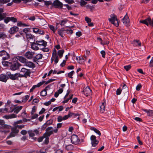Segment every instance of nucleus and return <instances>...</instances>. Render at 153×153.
I'll return each mask as SVG.
<instances>
[{
	"label": "nucleus",
	"mask_w": 153,
	"mask_h": 153,
	"mask_svg": "<svg viewBox=\"0 0 153 153\" xmlns=\"http://www.w3.org/2000/svg\"><path fill=\"white\" fill-rule=\"evenodd\" d=\"M4 22L6 24H7L10 21V17H7L4 19Z\"/></svg>",
	"instance_id": "obj_50"
},
{
	"label": "nucleus",
	"mask_w": 153,
	"mask_h": 153,
	"mask_svg": "<svg viewBox=\"0 0 153 153\" xmlns=\"http://www.w3.org/2000/svg\"><path fill=\"white\" fill-rule=\"evenodd\" d=\"M10 20L14 23L17 22V19L14 17H10Z\"/></svg>",
	"instance_id": "obj_43"
},
{
	"label": "nucleus",
	"mask_w": 153,
	"mask_h": 153,
	"mask_svg": "<svg viewBox=\"0 0 153 153\" xmlns=\"http://www.w3.org/2000/svg\"><path fill=\"white\" fill-rule=\"evenodd\" d=\"M7 35L4 33L0 32V39H4L7 37Z\"/></svg>",
	"instance_id": "obj_32"
},
{
	"label": "nucleus",
	"mask_w": 153,
	"mask_h": 153,
	"mask_svg": "<svg viewBox=\"0 0 153 153\" xmlns=\"http://www.w3.org/2000/svg\"><path fill=\"white\" fill-rule=\"evenodd\" d=\"M29 96L28 95H26L25 97L23 98V99L22 101V102H26L29 99Z\"/></svg>",
	"instance_id": "obj_46"
},
{
	"label": "nucleus",
	"mask_w": 153,
	"mask_h": 153,
	"mask_svg": "<svg viewBox=\"0 0 153 153\" xmlns=\"http://www.w3.org/2000/svg\"><path fill=\"white\" fill-rule=\"evenodd\" d=\"M91 90L90 89L89 87H87L83 90L84 94L86 96L90 95L91 94Z\"/></svg>",
	"instance_id": "obj_12"
},
{
	"label": "nucleus",
	"mask_w": 153,
	"mask_h": 153,
	"mask_svg": "<svg viewBox=\"0 0 153 153\" xmlns=\"http://www.w3.org/2000/svg\"><path fill=\"white\" fill-rule=\"evenodd\" d=\"M52 5L55 8H62L63 7L62 3L58 0L54 1Z\"/></svg>",
	"instance_id": "obj_11"
},
{
	"label": "nucleus",
	"mask_w": 153,
	"mask_h": 153,
	"mask_svg": "<svg viewBox=\"0 0 153 153\" xmlns=\"http://www.w3.org/2000/svg\"><path fill=\"white\" fill-rule=\"evenodd\" d=\"M7 52L3 50L0 51V56H3L7 54Z\"/></svg>",
	"instance_id": "obj_39"
},
{
	"label": "nucleus",
	"mask_w": 153,
	"mask_h": 153,
	"mask_svg": "<svg viewBox=\"0 0 153 153\" xmlns=\"http://www.w3.org/2000/svg\"><path fill=\"white\" fill-rule=\"evenodd\" d=\"M149 66L151 67H153V57H152L150 62Z\"/></svg>",
	"instance_id": "obj_60"
},
{
	"label": "nucleus",
	"mask_w": 153,
	"mask_h": 153,
	"mask_svg": "<svg viewBox=\"0 0 153 153\" xmlns=\"http://www.w3.org/2000/svg\"><path fill=\"white\" fill-rule=\"evenodd\" d=\"M106 103L105 102L102 103V105L100 106V112L101 113H103L105 111Z\"/></svg>",
	"instance_id": "obj_19"
},
{
	"label": "nucleus",
	"mask_w": 153,
	"mask_h": 153,
	"mask_svg": "<svg viewBox=\"0 0 153 153\" xmlns=\"http://www.w3.org/2000/svg\"><path fill=\"white\" fill-rule=\"evenodd\" d=\"M6 13H0V21L3 20L6 17Z\"/></svg>",
	"instance_id": "obj_31"
},
{
	"label": "nucleus",
	"mask_w": 153,
	"mask_h": 153,
	"mask_svg": "<svg viewBox=\"0 0 153 153\" xmlns=\"http://www.w3.org/2000/svg\"><path fill=\"white\" fill-rule=\"evenodd\" d=\"M56 55H57L56 51L55 48H54L53 50L52 56H56Z\"/></svg>",
	"instance_id": "obj_59"
},
{
	"label": "nucleus",
	"mask_w": 153,
	"mask_h": 153,
	"mask_svg": "<svg viewBox=\"0 0 153 153\" xmlns=\"http://www.w3.org/2000/svg\"><path fill=\"white\" fill-rule=\"evenodd\" d=\"M49 27L50 28V29L51 30H52L53 33H55V32L56 29H55V28H54V27L52 25H49Z\"/></svg>",
	"instance_id": "obj_48"
},
{
	"label": "nucleus",
	"mask_w": 153,
	"mask_h": 153,
	"mask_svg": "<svg viewBox=\"0 0 153 153\" xmlns=\"http://www.w3.org/2000/svg\"><path fill=\"white\" fill-rule=\"evenodd\" d=\"M5 123L3 120H0V132H4L6 133L9 132V131L6 130L7 129L10 128V126L5 125Z\"/></svg>",
	"instance_id": "obj_2"
},
{
	"label": "nucleus",
	"mask_w": 153,
	"mask_h": 153,
	"mask_svg": "<svg viewBox=\"0 0 153 153\" xmlns=\"http://www.w3.org/2000/svg\"><path fill=\"white\" fill-rule=\"evenodd\" d=\"M11 62H9L5 60L3 61L2 62V65L6 67H10Z\"/></svg>",
	"instance_id": "obj_26"
},
{
	"label": "nucleus",
	"mask_w": 153,
	"mask_h": 153,
	"mask_svg": "<svg viewBox=\"0 0 153 153\" xmlns=\"http://www.w3.org/2000/svg\"><path fill=\"white\" fill-rule=\"evenodd\" d=\"M131 65H128L126 66H124V68L127 71H128L130 70V69L131 68Z\"/></svg>",
	"instance_id": "obj_49"
},
{
	"label": "nucleus",
	"mask_w": 153,
	"mask_h": 153,
	"mask_svg": "<svg viewBox=\"0 0 153 153\" xmlns=\"http://www.w3.org/2000/svg\"><path fill=\"white\" fill-rule=\"evenodd\" d=\"M44 2L45 4L47 6L52 4V2L51 1H45Z\"/></svg>",
	"instance_id": "obj_47"
},
{
	"label": "nucleus",
	"mask_w": 153,
	"mask_h": 153,
	"mask_svg": "<svg viewBox=\"0 0 153 153\" xmlns=\"http://www.w3.org/2000/svg\"><path fill=\"white\" fill-rule=\"evenodd\" d=\"M86 56H84L83 57L79 56L76 57V59L78 62L81 64H82L86 60Z\"/></svg>",
	"instance_id": "obj_13"
},
{
	"label": "nucleus",
	"mask_w": 153,
	"mask_h": 153,
	"mask_svg": "<svg viewBox=\"0 0 153 153\" xmlns=\"http://www.w3.org/2000/svg\"><path fill=\"white\" fill-rule=\"evenodd\" d=\"M69 28H70L69 30H68V29L65 30H66L65 31H66V32L68 34L70 33L71 34L72 33H73V31L71 29H70L71 27H69Z\"/></svg>",
	"instance_id": "obj_53"
},
{
	"label": "nucleus",
	"mask_w": 153,
	"mask_h": 153,
	"mask_svg": "<svg viewBox=\"0 0 153 153\" xmlns=\"http://www.w3.org/2000/svg\"><path fill=\"white\" fill-rule=\"evenodd\" d=\"M54 58L55 64H56L59 61L58 56L57 55L55 56H52Z\"/></svg>",
	"instance_id": "obj_40"
},
{
	"label": "nucleus",
	"mask_w": 153,
	"mask_h": 153,
	"mask_svg": "<svg viewBox=\"0 0 153 153\" xmlns=\"http://www.w3.org/2000/svg\"><path fill=\"white\" fill-rule=\"evenodd\" d=\"M40 94L41 96L43 97L46 96L47 94V91L46 90L44 89L42 91L40 92Z\"/></svg>",
	"instance_id": "obj_30"
},
{
	"label": "nucleus",
	"mask_w": 153,
	"mask_h": 153,
	"mask_svg": "<svg viewBox=\"0 0 153 153\" xmlns=\"http://www.w3.org/2000/svg\"><path fill=\"white\" fill-rule=\"evenodd\" d=\"M25 65L30 68H33L35 67L34 63L31 62H29L27 60L25 63Z\"/></svg>",
	"instance_id": "obj_20"
},
{
	"label": "nucleus",
	"mask_w": 153,
	"mask_h": 153,
	"mask_svg": "<svg viewBox=\"0 0 153 153\" xmlns=\"http://www.w3.org/2000/svg\"><path fill=\"white\" fill-rule=\"evenodd\" d=\"M65 1L69 4H72L74 2V0H65Z\"/></svg>",
	"instance_id": "obj_58"
},
{
	"label": "nucleus",
	"mask_w": 153,
	"mask_h": 153,
	"mask_svg": "<svg viewBox=\"0 0 153 153\" xmlns=\"http://www.w3.org/2000/svg\"><path fill=\"white\" fill-rule=\"evenodd\" d=\"M85 20L88 23H91V19L88 17H85Z\"/></svg>",
	"instance_id": "obj_55"
},
{
	"label": "nucleus",
	"mask_w": 153,
	"mask_h": 153,
	"mask_svg": "<svg viewBox=\"0 0 153 153\" xmlns=\"http://www.w3.org/2000/svg\"><path fill=\"white\" fill-rule=\"evenodd\" d=\"M22 25L24 26H28L29 25H26V24L22 23L21 22H17V26H20Z\"/></svg>",
	"instance_id": "obj_36"
},
{
	"label": "nucleus",
	"mask_w": 153,
	"mask_h": 153,
	"mask_svg": "<svg viewBox=\"0 0 153 153\" xmlns=\"http://www.w3.org/2000/svg\"><path fill=\"white\" fill-rule=\"evenodd\" d=\"M84 0H81L80 5L81 6H83L85 5L87 2L84 1Z\"/></svg>",
	"instance_id": "obj_56"
},
{
	"label": "nucleus",
	"mask_w": 153,
	"mask_h": 153,
	"mask_svg": "<svg viewBox=\"0 0 153 153\" xmlns=\"http://www.w3.org/2000/svg\"><path fill=\"white\" fill-rule=\"evenodd\" d=\"M26 37L28 41L33 39V36L30 34H26Z\"/></svg>",
	"instance_id": "obj_33"
},
{
	"label": "nucleus",
	"mask_w": 153,
	"mask_h": 153,
	"mask_svg": "<svg viewBox=\"0 0 153 153\" xmlns=\"http://www.w3.org/2000/svg\"><path fill=\"white\" fill-rule=\"evenodd\" d=\"M45 82V81H43L41 82L38 83L37 85H33L30 90V92H32L33 90L36 88H38L43 84Z\"/></svg>",
	"instance_id": "obj_14"
},
{
	"label": "nucleus",
	"mask_w": 153,
	"mask_h": 153,
	"mask_svg": "<svg viewBox=\"0 0 153 153\" xmlns=\"http://www.w3.org/2000/svg\"><path fill=\"white\" fill-rule=\"evenodd\" d=\"M142 86L140 83L136 87V90L137 91H139L141 88Z\"/></svg>",
	"instance_id": "obj_54"
},
{
	"label": "nucleus",
	"mask_w": 153,
	"mask_h": 153,
	"mask_svg": "<svg viewBox=\"0 0 153 153\" xmlns=\"http://www.w3.org/2000/svg\"><path fill=\"white\" fill-rule=\"evenodd\" d=\"M37 45L36 42L33 43L31 45V48L32 49L35 50H37L39 48L36 45Z\"/></svg>",
	"instance_id": "obj_27"
},
{
	"label": "nucleus",
	"mask_w": 153,
	"mask_h": 153,
	"mask_svg": "<svg viewBox=\"0 0 153 153\" xmlns=\"http://www.w3.org/2000/svg\"><path fill=\"white\" fill-rule=\"evenodd\" d=\"M66 30L64 28H62L61 29H59L58 30V33L62 37H64L63 33Z\"/></svg>",
	"instance_id": "obj_24"
},
{
	"label": "nucleus",
	"mask_w": 153,
	"mask_h": 153,
	"mask_svg": "<svg viewBox=\"0 0 153 153\" xmlns=\"http://www.w3.org/2000/svg\"><path fill=\"white\" fill-rule=\"evenodd\" d=\"M46 150L44 149H42L38 151V153H46Z\"/></svg>",
	"instance_id": "obj_64"
},
{
	"label": "nucleus",
	"mask_w": 153,
	"mask_h": 153,
	"mask_svg": "<svg viewBox=\"0 0 153 153\" xmlns=\"http://www.w3.org/2000/svg\"><path fill=\"white\" fill-rule=\"evenodd\" d=\"M36 42L37 45H42L45 47L47 45V42L43 40L41 41H36Z\"/></svg>",
	"instance_id": "obj_22"
},
{
	"label": "nucleus",
	"mask_w": 153,
	"mask_h": 153,
	"mask_svg": "<svg viewBox=\"0 0 153 153\" xmlns=\"http://www.w3.org/2000/svg\"><path fill=\"white\" fill-rule=\"evenodd\" d=\"M140 22L145 24L147 26H149V25L153 27V18L152 20L150 18H148L145 19L140 20Z\"/></svg>",
	"instance_id": "obj_7"
},
{
	"label": "nucleus",
	"mask_w": 153,
	"mask_h": 153,
	"mask_svg": "<svg viewBox=\"0 0 153 153\" xmlns=\"http://www.w3.org/2000/svg\"><path fill=\"white\" fill-rule=\"evenodd\" d=\"M13 75L14 74H12L11 73L9 72H7L6 73V75L5 74H1L0 75V81L6 82L7 80L10 78V79L12 80V79L10 78V75Z\"/></svg>",
	"instance_id": "obj_3"
},
{
	"label": "nucleus",
	"mask_w": 153,
	"mask_h": 153,
	"mask_svg": "<svg viewBox=\"0 0 153 153\" xmlns=\"http://www.w3.org/2000/svg\"><path fill=\"white\" fill-rule=\"evenodd\" d=\"M53 134V131H50L43 134V136L45 138L44 143L45 144H47L49 143V137Z\"/></svg>",
	"instance_id": "obj_9"
},
{
	"label": "nucleus",
	"mask_w": 153,
	"mask_h": 153,
	"mask_svg": "<svg viewBox=\"0 0 153 153\" xmlns=\"http://www.w3.org/2000/svg\"><path fill=\"white\" fill-rule=\"evenodd\" d=\"M71 141L72 144L78 145L79 144L80 140L77 135L73 134L71 136Z\"/></svg>",
	"instance_id": "obj_6"
},
{
	"label": "nucleus",
	"mask_w": 153,
	"mask_h": 153,
	"mask_svg": "<svg viewBox=\"0 0 153 153\" xmlns=\"http://www.w3.org/2000/svg\"><path fill=\"white\" fill-rule=\"evenodd\" d=\"M25 126L23 125H17L16 126V128H19L20 129H21L22 128H23Z\"/></svg>",
	"instance_id": "obj_61"
},
{
	"label": "nucleus",
	"mask_w": 153,
	"mask_h": 153,
	"mask_svg": "<svg viewBox=\"0 0 153 153\" xmlns=\"http://www.w3.org/2000/svg\"><path fill=\"white\" fill-rule=\"evenodd\" d=\"M63 117L61 116H59L57 117V121L59 122H61L62 120H63Z\"/></svg>",
	"instance_id": "obj_57"
},
{
	"label": "nucleus",
	"mask_w": 153,
	"mask_h": 153,
	"mask_svg": "<svg viewBox=\"0 0 153 153\" xmlns=\"http://www.w3.org/2000/svg\"><path fill=\"white\" fill-rule=\"evenodd\" d=\"M66 149L68 150H70L72 149L73 146L72 145H69L65 147Z\"/></svg>",
	"instance_id": "obj_34"
},
{
	"label": "nucleus",
	"mask_w": 153,
	"mask_h": 153,
	"mask_svg": "<svg viewBox=\"0 0 153 153\" xmlns=\"http://www.w3.org/2000/svg\"><path fill=\"white\" fill-rule=\"evenodd\" d=\"M17 59L23 63H25L27 60L22 56H19L17 57Z\"/></svg>",
	"instance_id": "obj_23"
},
{
	"label": "nucleus",
	"mask_w": 153,
	"mask_h": 153,
	"mask_svg": "<svg viewBox=\"0 0 153 153\" xmlns=\"http://www.w3.org/2000/svg\"><path fill=\"white\" fill-rule=\"evenodd\" d=\"M48 126V125H47V124H46V123H45L42 126V130H45L46 128Z\"/></svg>",
	"instance_id": "obj_62"
},
{
	"label": "nucleus",
	"mask_w": 153,
	"mask_h": 153,
	"mask_svg": "<svg viewBox=\"0 0 153 153\" xmlns=\"http://www.w3.org/2000/svg\"><path fill=\"white\" fill-rule=\"evenodd\" d=\"M131 43L134 47L141 46V42L137 39L134 40Z\"/></svg>",
	"instance_id": "obj_17"
},
{
	"label": "nucleus",
	"mask_w": 153,
	"mask_h": 153,
	"mask_svg": "<svg viewBox=\"0 0 153 153\" xmlns=\"http://www.w3.org/2000/svg\"><path fill=\"white\" fill-rule=\"evenodd\" d=\"M19 28L17 26H13L9 30V33L10 34H13L17 32Z\"/></svg>",
	"instance_id": "obj_15"
},
{
	"label": "nucleus",
	"mask_w": 153,
	"mask_h": 153,
	"mask_svg": "<svg viewBox=\"0 0 153 153\" xmlns=\"http://www.w3.org/2000/svg\"><path fill=\"white\" fill-rule=\"evenodd\" d=\"M34 54V53L28 51L25 53V56L28 59H31L33 58Z\"/></svg>",
	"instance_id": "obj_16"
},
{
	"label": "nucleus",
	"mask_w": 153,
	"mask_h": 153,
	"mask_svg": "<svg viewBox=\"0 0 153 153\" xmlns=\"http://www.w3.org/2000/svg\"><path fill=\"white\" fill-rule=\"evenodd\" d=\"M42 57V55L41 54H38L33 58V61L36 62L37 60L41 59Z\"/></svg>",
	"instance_id": "obj_21"
},
{
	"label": "nucleus",
	"mask_w": 153,
	"mask_h": 153,
	"mask_svg": "<svg viewBox=\"0 0 153 153\" xmlns=\"http://www.w3.org/2000/svg\"><path fill=\"white\" fill-rule=\"evenodd\" d=\"M103 58H104L105 57V53L104 51H102L100 52Z\"/></svg>",
	"instance_id": "obj_63"
},
{
	"label": "nucleus",
	"mask_w": 153,
	"mask_h": 153,
	"mask_svg": "<svg viewBox=\"0 0 153 153\" xmlns=\"http://www.w3.org/2000/svg\"><path fill=\"white\" fill-rule=\"evenodd\" d=\"M68 21V20L66 19H65L61 21L59 23L62 26L64 25L65 24L67 23Z\"/></svg>",
	"instance_id": "obj_38"
},
{
	"label": "nucleus",
	"mask_w": 153,
	"mask_h": 153,
	"mask_svg": "<svg viewBox=\"0 0 153 153\" xmlns=\"http://www.w3.org/2000/svg\"><path fill=\"white\" fill-rule=\"evenodd\" d=\"M126 13V15L124 16L122 19V22L124 24H126L129 22V19Z\"/></svg>",
	"instance_id": "obj_18"
},
{
	"label": "nucleus",
	"mask_w": 153,
	"mask_h": 153,
	"mask_svg": "<svg viewBox=\"0 0 153 153\" xmlns=\"http://www.w3.org/2000/svg\"><path fill=\"white\" fill-rule=\"evenodd\" d=\"M27 132L29 134L30 137H33L35 135L33 131L32 130H29L27 131Z\"/></svg>",
	"instance_id": "obj_37"
},
{
	"label": "nucleus",
	"mask_w": 153,
	"mask_h": 153,
	"mask_svg": "<svg viewBox=\"0 0 153 153\" xmlns=\"http://www.w3.org/2000/svg\"><path fill=\"white\" fill-rule=\"evenodd\" d=\"M44 138V137L43 136V135L42 137H40L38 138L37 139V141L39 142H40L42 141L43 139Z\"/></svg>",
	"instance_id": "obj_51"
},
{
	"label": "nucleus",
	"mask_w": 153,
	"mask_h": 153,
	"mask_svg": "<svg viewBox=\"0 0 153 153\" xmlns=\"http://www.w3.org/2000/svg\"><path fill=\"white\" fill-rule=\"evenodd\" d=\"M71 117V115L70 114V112H69V113L68 115H65L64 117H63V120H65L67 119L69 117Z\"/></svg>",
	"instance_id": "obj_41"
},
{
	"label": "nucleus",
	"mask_w": 153,
	"mask_h": 153,
	"mask_svg": "<svg viewBox=\"0 0 153 153\" xmlns=\"http://www.w3.org/2000/svg\"><path fill=\"white\" fill-rule=\"evenodd\" d=\"M10 58V54L8 53H7V54L6 55L3 56L2 57V60L3 61L7 60L9 59Z\"/></svg>",
	"instance_id": "obj_29"
},
{
	"label": "nucleus",
	"mask_w": 153,
	"mask_h": 153,
	"mask_svg": "<svg viewBox=\"0 0 153 153\" xmlns=\"http://www.w3.org/2000/svg\"><path fill=\"white\" fill-rule=\"evenodd\" d=\"M20 72L22 74H21L20 73H16L13 75H10V78L12 79L13 80H18L19 78L24 77L27 78L28 76H30V69H28L25 68H22L21 69Z\"/></svg>",
	"instance_id": "obj_1"
},
{
	"label": "nucleus",
	"mask_w": 153,
	"mask_h": 153,
	"mask_svg": "<svg viewBox=\"0 0 153 153\" xmlns=\"http://www.w3.org/2000/svg\"><path fill=\"white\" fill-rule=\"evenodd\" d=\"M74 71H72L71 72L69 73L68 74V76L71 78H72V76L74 73Z\"/></svg>",
	"instance_id": "obj_45"
},
{
	"label": "nucleus",
	"mask_w": 153,
	"mask_h": 153,
	"mask_svg": "<svg viewBox=\"0 0 153 153\" xmlns=\"http://www.w3.org/2000/svg\"><path fill=\"white\" fill-rule=\"evenodd\" d=\"M90 139L92 146L95 147L99 143V141L96 140V137L94 135H92L91 136Z\"/></svg>",
	"instance_id": "obj_10"
},
{
	"label": "nucleus",
	"mask_w": 153,
	"mask_h": 153,
	"mask_svg": "<svg viewBox=\"0 0 153 153\" xmlns=\"http://www.w3.org/2000/svg\"><path fill=\"white\" fill-rule=\"evenodd\" d=\"M110 17V18L108 19L109 21L115 26H118L119 24L116 16L114 14H113L111 15Z\"/></svg>",
	"instance_id": "obj_4"
},
{
	"label": "nucleus",
	"mask_w": 153,
	"mask_h": 153,
	"mask_svg": "<svg viewBox=\"0 0 153 153\" xmlns=\"http://www.w3.org/2000/svg\"><path fill=\"white\" fill-rule=\"evenodd\" d=\"M64 52V51L63 50H59L58 51V54L60 58H61L62 57Z\"/></svg>",
	"instance_id": "obj_28"
},
{
	"label": "nucleus",
	"mask_w": 153,
	"mask_h": 153,
	"mask_svg": "<svg viewBox=\"0 0 153 153\" xmlns=\"http://www.w3.org/2000/svg\"><path fill=\"white\" fill-rule=\"evenodd\" d=\"M10 66V69L13 71H14L18 70L19 68L22 65L17 62H11Z\"/></svg>",
	"instance_id": "obj_5"
},
{
	"label": "nucleus",
	"mask_w": 153,
	"mask_h": 153,
	"mask_svg": "<svg viewBox=\"0 0 153 153\" xmlns=\"http://www.w3.org/2000/svg\"><path fill=\"white\" fill-rule=\"evenodd\" d=\"M123 90L124 89L125 90V91L127 92L128 91V88L127 86L124 84L123 86Z\"/></svg>",
	"instance_id": "obj_52"
},
{
	"label": "nucleus",
	"mask_w": 153,
	"mask_h": 153,
	"mask_svg": "<svg viewBox=\"0 0 153 153\" xmlns=\"http://www.w3.org/2000/svg\"><path fill=\"white\" fill-rule=\"evenodd\" d=\"M17 128L15 127L12 129V131L14 133L16 134L18 133L19 132V130L17 129Z\"/></svg>",
	"instance_id": "obj_42"
},
{
	"label": "nucleus",
	"mask_w": 153,
	"mask_h": 153,
	"mask_svg": "<svg viewBox=\"0 0 153 153\" xmlns=\"http://www.w3.org/2000/svg\"><path fill=\"white\" fill-rule=\"evenodd\" d=\"M22 108L23 107L22 106L15 107L13 108H12V107H11L10 108V109L9 110L8 112L9 113H12L13 111L14 113L16 114H17L22 109Z\"/></svg>",
	"instance_id": "obj_8"
},
{
	"label": "nucleus",
	"mask_w": 153,
	"mask_h": 153,
	"mask_svg": "<svg viewBox=\"0 0 153 153\" xmlns=\"http://www.w3.org/2000/svg\"><path fill=\"white\" fill-rule=\"evenodd\" d=\"M16 134L12 131L10 133L9 135L7 137V138L8 139L10 137H14L15 136Z\"/></svg>",
	"instance_id": "obj_35"
},
{
	"label": "nucleus",
	"mask_w": 153,
	"mask_h": 153,
	"mask_svg": "<svg viewBox=\"0 0 153 153\" xmlns=\"http://www.w3.org/2000/svg\"><path fill=\"white\" fill-rule=\"evenodd\" d=\"M53 120L52 119H51L47 121L46 123L47 124V125L49 126L52 124L53 123Z\"/></svg>",
	"instance_id": "obj_44"
},
{
	"label": "nucleus",
	"mask_w": 153,
	"mask_h": 153,
	"mask_svg": "<svg viewBox=\"0 0 153 153\" xmlns=\"http://www.w3.org/2000/svg\"><path fill=\"white\" fill-rule=\"evenodd\" d=\"M143 111L146 112L148 116H153V111L151 110L144 109Z\"/></svg>",
	"instance_id": "obj_25"
}]
</instances>
